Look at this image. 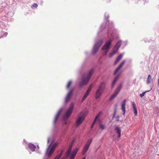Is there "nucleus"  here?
<instances>
[{"label":"nucleus","instance_id":"obj_4","mask_svg":"<svg viewBox=\"0 0 159 159\" xmlns=\"http://www.w3.org/2000/svg\"><path fill=\"white\" fill-rule=\"evenodd\" d=\"M105 88V84L104 83L101 82L98 86L95 93V98L96 99H98L101 95Z\"/></svg>","mask_w":159,"mask_h":159},{"label":"nucleus","instance_id":"obj_12","mask_svg":"<svg viewBox=\"0 0 159 159\" xmlns=\"http://www.w3.org/2000/svg\"><path fill=\"white\" fill-rule=\"evenodd\" d=\"M102 42V40H100L94 44L92 51L93 53V54H95L97 52Z\"/></svg>","mask_w":159,"mask_h":159},{"label":"nucleus","instance_id":"obj_26","mask_svg":"<svg viewBox=\"0 0 159 159\" xmlns=\"http://www.w3.org/2000/svg\"><path fill=\"white\" fill-rule=\"evenodd\" d=\"M152 89V88L150 90H149V91H146L145 92H143L142 93H141L140 94V96L141 97H143V96H144L145 94V93H146L148 92H149V91L150 90H151V89Z\"/></svg>","mask_w":159,"mask_h":159},{"label":"nucleus","instance_id":"obj_2","mask_svg":"<svg viewBox=\"0 0 159 159\" xmlns=\"http://www.w3.org/2000/svg\"><path fill=\"white\" fill-rule=\"evenodd\" d=\"M93 72V70L92 69L89 71L87 75L86 76L85 75H84L82 78L81 82L79 84V86L81 87L84 85H85L88 83Z\"/></svg>","mask_w":159,"mask_h":159},{"label":"nucleus","instance_id":"obj_11","mask_svg":"<svg viewBox=\"0 0 159 159\" xmlns=\"http://www.w3.org/2000/svg\"><path fill=\"white\" fill-rule=\"evenodd\" d=\"M122 87V84H120L118 86L117 88L116 89L114 94H113L110 98L109 99L110 100H112V99L114 98L117 96V95L119 92L120 91V89H121Z\"/></svg>","mask_w":159,"mask_h":159},{"label":"nucleus","instance_id":"obj_32","mask_svg":"<svg viewBox=\"0 0 159 159\" xmlns=\"http://www.w3.org/2000/svg\"><path fill=\"white\" fill-rule=\"evenodd\" d=\"M91 90H92V89L91 88H89L87 90L88 91H89L91 92Z\"/></svg>","mask_w":159,"mask_h":159},{"label":"nucleus","instance_id":"obj_20","mask_svg":"<svg viewBox=\"0 0 159 159\" xmlns=\"http://www.w3.org/2000/svg\"><path fill=\"white\" fill-rule=\"evenodd\" d=\"M102 113V112L100 111L98 113V114L97 116H96L93 122L92 123V126L91 127V128L94 126V124L95 123V122L98 119V118L99 116H100Z\"/></svg>","mask_w":159,"mask_h":159},{"label":"nucleus","instance_id":"obj_8","mask_svg":"<svg viewBox=\"0 0 159 159\" xmlns=\"http://www.w3.org/2000/svg\"><path fill=\"white\" fill-rule=\"evenodd\" d=\"M111 40L107 41L102 48V50L105 55L106 54L110 48V46L111 43Z\"/></svg>","mask_w":159,"mask_h":159},{"label":"nucleus","instance_id":"obj_39","mask_svg":"<svg viewBox=\"0 0 159 159\" xmlns=\"http://www.w3.org/2000/svg\"><path fill=\"white\" fill-rule=\"evenodd\" d=\"M85 157H84L82 159H85Z\"/></svg>","mask_w":159,"mask_h":159},{"label":"nucleus","instance_id":"obj_25","mask_svg":"<svg viewBox=\"0 0 159 159\" xmlns=\"http://www.w3.org/2000/svg\"><path fill=\"white\" fill-rule=\"evenodd\" d=\"M72 149V147L71 146H70V147L68 149L67 151L66 152V158H67L68 156H69Z\"/></svg>","mask_w":159,"mask_h":159},{"label":"nucleus","instance_id":"obj_23","mask_svg":"<svg viewBox=\"0 0 159 159\" xmlns=\"http://www.w3.org/2000/svg\"><path fill=\"white\" fill-rule=\"evenodd\" d=\"M78 150V148H75L74 150L73 151V152H72V153L70 154V156L75 157V156L76 154V153H77Z\"/></svg>","mask_w":159,"mask_h":159},{"label":"nucleus","instance_id":"obj_10","mask_svg":"<svg viewBox=\"0 0 159 159\" xmlns=\"http://www.w3.org/2000/svg\"><path fill=\"white\" fill-rule=\"evenodd\" d=\"M92 139L90 138L87 141L85 146L84 147L82 151V154L83 155H84L88 151L92 142Z\"/></svg>","mask_w":159,"mask_h":159},{"label":"nucleus","instance_id":"obj_35","mask_svg":"<svg viewBox=\"0 0 159 159\" xmlns=\"http://www.w3.org/2000/svg\"><path fill=\"white\" fill-rule=\"evenodd\" d=\"M64 123L65 124H66L67 123V122L65 120H64Z\"/></svg>","mask_w":159,"mask_h":159},{"label":"nucleus","instance_id":"obj_9","mask_svg":"<svg viewBox=\"0 0 159 159\" xmlns=\"http://www.w3.org/2000/svg\"><path fill=\"white\" fill-rule=\"evenodd\" d=\"M92 139L90 138L87 141L85 146L84 147L82 151V154L83 155H84L88 151L92 142Z\"/></svg>","mask_w":159,"mask_h":159},{"label":"nucleus","instance_id":"obj_30","mask_svg":"<svg viewBox=\"0 0 159 159\" xmlns=\"http://www.w3.org/2000/svg\"><path fill=\"white\" fill-rule=\"evenodd\" d=\"M38 6V5L36 3H34L33 5L32 6V8H33V7H37Z\"/></svg>","mask_w":159,"mask_h":159},{"label":"nucleus","instance_id":"obj_34","mask_svg":"<svg viewBox=\"0 0 159 159\" xmlns=\"http://www.w3.org/2000/svg\"><path fill=\"white\" fill-rule=\"evenodd\" d=\"M74 157H71V156H70V159H74Z\"/></svg>","mask_w":159,"mask_h":159},{"label":"nucleus","instance_id":"obj_27","mask_svg":"<svg viewBox=\"0 0 159 159\" xmlns=\"http://www.w3.org/2000/svg\"><path fill=\"white\" fill-rule=\"evenodd\" d=\"M88 96V95H87L85 93L84 94V96H83V97L81 101L82 102H83L85 100V99Z\"/></svg>","mask_w":159,"mask_h":159},{"label":"nucleus","instance_id":"obj_22","mask_svg":"<svg viewBox=\"0 0 159 159\" xmlns=\"http://www.w3.org/2000/svg\"><path fill=\"white\" fill-rule=\"evenodd\" d=\"M78 150V148H75L74 150L73 151V152H72V153L70 154V156L75 157V156L76 154V153H77Z\"/></svg>","mask_w":159,"mask_h":159},{"label":"nucleus","instance_id":"obj_43","mask_svg":"<svg viewBox=\"0 0 159 159\" xmlns=\"http://www.w3.org/2000/svg\"><path fill=\"white\" fill-rule=\"evenodd\" d=\"M37 147H38V148L39 149V146H38Z\"/></svg>","mask_w":159,"mask_h":159},{"label":"nucleus","instance_id":"obj_14","mask_svg":"<svg viewBox=\"0 0 159 159\" xmlns=\"http://www.w3.org/2000/svg\"><path fill=\"white\" fill-rule=\"evenodd\" d=\"M115 130H116V132L118 134V139H117V140H119L121 136V130L120 129L119 127H118L117 125H116L115 126Z\"/></svg>","mask_w":159,"mask_h":159},{"label":"nucleus","instance_id":"obj_1","mask_svg":"<svg viewBox=\"0 0 159 159\" xmlns=\"http://www.w3.org/2000/svg\"><path fill=\"white\" fill-rule=\"evenodd\" d=\"M54 140L52 139L46 150V155L48 157H50L52 156L54 152L56 147L58 144V143H54Z\"/></svg>","mask_w":159,"mask_h":159},{"label":"nucleus","instance_id":"obj_6","mask_svg":"<svg viewBox=\"0 0 159 159\" xmlns=\"http://www.w3.org/2000/svg\"><path fill=\"white\" fill-rule=\"evenodd\" d=\"M121 41L120 40L115 44L113 49L112 52L110 53L109 54V57H112L114 54L117 52L119 48L121 45Z\"/></svg>","mask_w":159,"mask_h":159},{"label":"nucleus","instance_id":"obj_33","mask_svg":"<svg viewBox=\"0 0 159 159\" xmlns=\"http://www.w3.org/2000/svg\"><path fill=\"white\" fill-rule=\"evenodd\" d=\"M93 87L92 84H91L89 86V88H91L92 89Z\"/></svg>","mask_w":159,"mask_h":159},{"label":"nucleus","instance_id":"obj_17","mask_svg":"<svg viewBox=\"0 0 159 159\" xmlns=\"http://www.w3.org/2000/svg\"><path fill=\"white\" fill-rule=\"evenodd\" d=\"M132 105L134 110V115L135 116H137V111L136 104H135L134 102H132Z\"/></svg>","mask_w":159,"mask_h":159},{"label":"nucleus","instance_id":"obj_18","mask_svg":"<svg viewBox=\"0 0 159 159\" xmlns=\"http://www.w3.org/2000/svg\"><path fill=\"white\" fill-rule=\"evenodd\" d=\"M62 111V109L61 108L58 111L54 120V123H55L57 120L59 115H60V113H61V111Z\"/></svg>","mask_w":159,"mask_h":159},{"label":"nucleus","instance_id":"obj_19","mask_svg":"<svg viewBox=\"0 0 159 159\" xmlns=\"http://www.w3.org/2000/svg\"><path fill=\"white\" fill-rule=\"evenodd\" d=\"M124 55V53H122L120 54L117 58L115 62V64H116L122 58L123 56Z\"/></svg>","mask_w":159,"mask_h":159},{"label":"nucleus","instance_id":"obj_7","mask_svg":"<svg viewBox=\"0 0 159 159\" xmlns=\"http://www.w3.org/2000/svg\"><path fill=\"white\" fill-rule=\"evenodd\" d=\"M74 105V104L73 103H72L70 104L69 108L64 114V120H65L69 118L72 112Z\"/></svg>","mask_w":159,"mask_h":159},{"label":"nucleus","instance_id":"obj_3","mask_svg":"<svg viewBox=\"0 0 159 159\" xmlns=\"http://www.w3.org/2000/svg\"><path fill=\"white\" fill-rule=\"evenodd\" d=\"M125 63V61H122L120 65L118 68H117L114 73V74L115 75H117V76H116L115 78H114V80H113L112 84V87H113L114 86L115 84H116V82L118 79L119 76L120 75V74L121 72L120 71V69L121 68V67Z\"/></svg>","mask_w":159,"mask_h":159},{"label":"nucleus","instance_id":"obj_37","mask_svg":"<svg viewBox=\"0 0 159 159\" xmlns=\"http://www.w3.org/2000/svg\"><path fill=\"white\" fill-rule=\"evenodd\" d=\"M50 140V139L49 138H48V141H47V142H48V143L49 142V141Z\"/></svg>","mask_w":159,"mask_h":159},{"label":"nucleus","instance_id":"obj_13","mask_svg":"<svg viewBox=\"0 0 159 159\" xmlns=\"http://www.w3.org/2000/svg\"><path fill=\"white\" fill-rule=\"evenodd\" d=\"M73 91V89H71L70 90L68 93L67 94V95L65 98V102H67L70 100L72 95V92Z\"/></svg>","mask_w":159,"mask_h":159},{"label":"nucleus","instance_id":"obj_28","mask_svg":"<svg viewBox=\"0 0 159 159\" xmlns=\"http://www.w3.org/2000/svg\"><path fill=\"white\" fill-rule=\"evenodd\" d=\"M71 83H72V81H70L68 82L67 85V86H66V88L67 89H68L69 88Z\"/></svg>","mask_w":159,"mask_h":159},{"label":"nucleus","instance_id":"obj_24","mask_svg":"<svg viewBox=\"0 0 159 159\" xmlns=\"http://www.w3.org/2000/svg\"><path fill=\"white\" fill-rule=\"evenodd\" d=\"M64 150H62L61 151L60 153L57 156L54 158V159H59L62 156L63 152H64Z\"/></svg>","mask_w":159,"mask_h":159},{"label":"nucleus","instance_id":"obj_21","mask_svg":"<svg viewBox=\"0 0 159 159\" xmlns=\"http://www.w3.org/2000/svg\"><path fill=\"white\" fill-rule=\"evenodd\" d=\"M153 81V79L152 78L150 75H149L147 80V84H149L152 82Z\"/></svg>","mask_w":159,"mask_h":159},{"label":"nucleus","instance_id":"obj_40","mask_svg":"<svg viewBox=\"0 0 159 159\" xmlns=\"http://www.w3.org/2000/svg\"><path fill=\"white\" fill-rule=\"evenodd\" d=\"M108 18V15H107V18Z\"/></svg>","mask_w":159,"mask_h":159},{"label":"nucleus","instance_id":"obj_41","mask_svg":"<svg viewBox=\"0 0 159 159\" xmlns=\"http://www.w3.org/2000/svg\"><path fill=\"white\" fill-rule=\"evenodd\" d=\"M106 14H106H106H105V17L106 16Z\"/></svg>","mask_w":159,"mask_h":159},{"label":"nucleus","instance_id":"obj_16","mask_svg":"<svg viewBox=\"0 0 159 159\" xmlns=\"http://www.w3.org/2000/svg\"><path fill=\"white\" fill-rule=\"evenodd\" d=\"M28 147L32 151H34L36 148V146L32 143H30L28 144Z\"/></svg>","mask_w":159,"mask_h":159},{"label":"nucleus","instance_id":"obj_31","mask_svg":"<svg viewBox=\"0 0 159 159\" xmlns=\"http://www.w3.org/2000/svg\"><path fill=\"white\" fill-rule=\"evenodd\" d=\"M90 91L87 90V91L86 93H85L87 95H88L89 94V93H90Z\"/></svg>","mask_w":159,"mask_h":159},{"label":"nucleus","instance_id":"obj_29","mask_svg":"<svg viewBox=\"0 0 159 159\" xmlns=\"http://www.w3.org/2000/svg\"><path fill=\"white\" fill-rule=\"evenodd\" d=\"M99 127L100 128L102 129H104L105 128V127L104 125H102L101 124L99 125Z\"/></svg>","mask_w":159,"mask_h":159},{"label":"nucleus","instance_id":"obj_42","mask_svg":"<svg viewBox=\"0 0 159 159\" xmlns=\"http://www.w3.org/2000/svg\"><path fill=\"white\" fill-rule=\"evenodd\" d=\"M61 159H66L65 158H62Z\"/></svg>","mask_w":159,"mask_h":159},{"label":"nucleus","instance_id":"obj_5","mask_svg":"<svg viewBox=\"0 0 159 159\" xmlns=\"http://www.w3.org/2000/svg\"><path fill=\"white\" fill-rule=\"evenodd\" d=\"M81 112L79 115L76 121L75 126L78 127L83 121L84 119V114Z\"/></svg>","mask_w":159,"mask_h":159},{"label":"nucleus","instance_id":"obj_15","mask_svg":"<svg viewBox=\"0 0 159 159\" xmlns=\"http://www.w3.org/2000/svg\"><path fill=\"white\" fill-rule=\"evenodd\" d=\"M126 100H125L122 102L121 103V110L123 111V115H125V104Z\"/></svg>","mask_w":159,"mask_h":159},{"label":"nucleus","instance_id":"obj_38","mask_svg":"<svg viewBox=\"0 0 159 159\" xmlns=\"http://www.w3.org/2000/svg\"><path fill=\"white\" fill-rule=\"evenodd\" d=\"M7 33H5V34H4L5 36H7Z\"/></svg>","mask_w":159,"mask_h":159},{"label":"nucleus","instance_id":"obj_36","mask_svg":"<svg viewBox=\"0 0 159 159\" xmlns=\"http://www.w3.org/2000/svg\"><path fill=\"white\" fill-rule=\"evenodd\" d=\"M158 87L159 88V79H158Z\"/></svg>","mask_w":159,"mask_h":159}]
</instances>
